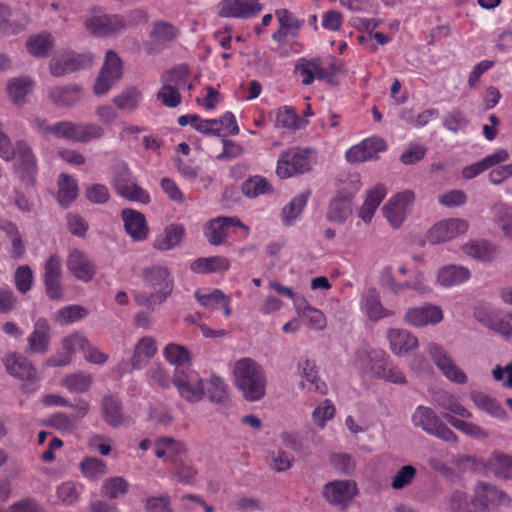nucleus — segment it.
<instances>
[{"mask_svg":"<svg viewBox=\"0 0 512 512\" xmlns=\"http://www.w3.org/2000/svg\"><path fill=\"white\" fill-rule=\"evenodd\" d=\"M141 275L147 290L135 292L134 299L138 305L153 311L172 294L174 279L169 269L161 265L144 268Z\"/></svg>","mask_w":512,"mask_h":512,"instance_id":"obj_1","label":"nucleus"},{"mask_svg":"<svg viewBox=\"0 0 512 512\" xmlns=\"http://www.w3.org/2000/svg\"><path fill=\"white\" fill-rule=\"evenodd\" d=\"M355 363L364 374L387 382L403 385L407 383L405 374L396 366L387 353L380 349L362 350L357 352Z\"/></svg>","mask_w":512,"mask_h":512,"instance_id":"obj_2","label":"nucleus"},{"mask_svg":"<svg viewBox=\"0 0 512 512\" xmlns=\"http://www.w3.org/2000/svg\"><path fill=\"white\" fill-rule=\"evenodd\" d=\"M235 384L248 401L264 397L266 376L261 366L251 358H242L234 365Z\"/></svg>","mask_w":512,"mask_h":512,"instance_id":"obj_3","label":"nucleus"},{"mask_svg":"<svg viewBox=\"0 0 512 512\" xmlns=\"http://www.w3.org/2000/svg\"><path fill=\"white\" fill-rule=\"evenodd\" d=\"M412 423L427 434L443 441L457 443L458 436L442 421L439 415L430 407L418 406L412 414Z\"/></svg>","mask_w":512,"mask_h":512,"instance_id":"obj_4","label":"nucleus"},{"mask_svg":"<svg viewBox=\"0 0 512 512\" xmlns=\"http://www.w3.org/2000/svg\"><path fill=\"white\" fill-rule=\"evenodd\" d=\"M113 186L118 195L129 201L141 204H148L151 201L149 193L135 183L131 171L124 164L115 167Z\"/></svg>","mask_w":512,"mask_h":512,"instance_id":"obj_5","label":"nucleus"},{"mask_svg":"<svg viewBox=\"0 0 512 512\" xmlns=\"http://www.w3.org/2000/svg\"><path fill=\"white\" fill-rule=\"evenodd\" d=\"M172 382L180 396L190 403L200 401L204 395L202 378L190 368H175Z\"/></svg>","mask_w":512,"mask_h":512,"instance_id":"obj_6","label":"nucleus"},{"mask_svg":"<svg viewBox=\"0 0 512 512\" xmlns=\"http://www.w3.org/2000/svg\"><path fill=\"white\" fill-rule=\"evenodd\" d=\"M311 169V161L307 150L290 149L281 153L277 162L276 173L286 179L303 174Z\"/></svg>","mask_w":512,"mask_h":512,"instance_id":"obj_7","label":"nucleus"},{"mask_svg":"<svg viewBox=\"0 0 512 512\" xmlns=\"http://www.w3.org/2000/svg\"><path fill=\"white\" fill-rule=\"evenodd\" d=\"M426 351L436 367L451 382L465 384L468 380L466 374L455 364L452 357L439 344L431 342L427 344Z\"/></svg>","mask_w":512,"mask_h":512,"instance_id":"obj_8","label":"nucleus"},{"mask_svg":"<svg viewBox=\"0 0 512 512\" xmlns=\"http://www.w3.org/2000/svg\"><path fill=\"white\" fill-rule=\"evenodd\" d=\"M14 158L16 171L20 179L27 185L33 186L37 175V159L29 144L19 140L14 145Z\"/></svg>","mask_w":512,"mask_h":512,"instance_id":"obj_9","label":"nucleus"},{"mask_svg":"<svg viewBox=\"0 0 512 512\" xmlns=\"http://www.w3.org/2000/svg\"><path fill=\"white\" fill-rule=\"evenodd\" d=\"M4 365L11 376L29 382L23 385L25 392H33L37 389L35 385L38 382L37 370L26 357L11 353L5 357Z\"/></svg>","mask_w":512,"mask_h":512,"instance_id":"obj_10","label":"nucleus"},{"mask_svg":"<svg viewBox=\"0 0 512 512\" xmlns=\"http://www.w3.org/2000/svg\"><path fill=\"white\" fill-rule=\"evenodd\" d=\"M414 200V192L407 189L394 195L383 206V215L393 228H398L402 225Z\"/></svg>","mask_w":512,"mask_h":512,"instance_id":"obj_11","label":"nucleus"},{"mask_svg":"<svg viewBox=\"0 0 512 512\" xmlns=\"http://www.w3.org/2000/svg\"><path fill=\"white\" fill-rule=\"evenodd\" d=\"M123 73V64L116 52L108 50L106 52L103 67L94 84L96 95L107 93L114 82L118 81Z\"/></svg>","mask_w":512,"mask_h":512,"instance_id":"obj_12","label":"nucleus"},{"mask_svg":"<svg viewBox=\"0 0 512 512\" xmlns=\"http://www.w3.org/2000/svg\"><path fill=\"white\" fill-rule=\"evenodd\" d=\"M76 411L73 415L64 412L53 413L46 421L45 425L52 427L61 433H73L79 425L80 420L85 418L90 410V404L84 399H78L71 407Z\"/></svg>","mask_w":512,"mask_h":512,"instance_id":"obj_13","label":"nucleus"},{"mask_svg":"<svg viewBox=\"0 0 512 512\" xmlns=\"http://www.w3.org/2000/svg\"><path fill=\"white\" fill-rule=\"evenodd\" d=\"M86 30L96 37H108L126 28V21L118 14L93 15L84 21Z\"/></svg>","mask_w":512,"mask_h":512,"instance_id":"obj_14","label":"nucleus"},{"mask_svg":"<svg viewBox=\"0 0 512 512\" xmlns=\"http://www.w3.org/2000/svg\"><path fill=\"white\" fill-rule=\"evenodd\" d=\"M469 223L460 218H450L437 222L428 231L427 239L432 244L443 243L467 232Z\"/></svg>","mask_w":512,"mask_h":512,"instance_id":"obj_15","label":"nucleus"},{"mask_svg":"<svg viewBox=\"0 0 512 512\" xmlns=\"http://www.w3.org/2000/svg\"><path fill=\"white\" fill-rule=\"evenodd\" d=\"M231 227H239L248 235L250 228L243 224L237 217L220 216L210 220L204 227V236L212 245H221L225 242L228 229Z\"/></svg>","mask_w":512,"mask_h":512,"instance_id":"obj_16","label":"nucleus"},{"mask_svg":"<svg viewBox=\"0 0 512 512\" xmlns=\"http://www.w3.org/2000/svg\"><path fill=\"white\" fill-rule=\"evenodd\" d=\"M89 340L81 333L75 332L66 336L62 340L63 352L51 356L46 360V365L49 367H61L68 365L74 353L82 351L88 347Z\"/></svg>","mask_w":512,"mask_h":512,"instance_id":"obj_17","label":"nucleus"},{"mask_svg":"<svg viewBox=\"0 0 512 512\" xmlns=\"http://www.w3.org/2000/svg\"><path fill=\"white\" fill-rule=\"evenodd\" d=\"M386 149V142L382 138L370 137L350 147L345 153V158L349 163H361L377 158L378 154Z\"/></svg>","mask_w":512,"mask_h":512,"instance_id":"obj_18","label":"nucleus"},{"mask_svg":"<svg viewBox=\"0 0 512 512\" xmlns=\"http://www.w3.org/2000/svg\"><path fill=\"white\" fill-rule=\"evenodd\" d=\"M262 9L259 0H223L219 4V15L225 18L248 19L259 15Z\"/></svg>","mask_w":512,"mask_h":512,"instance_id":"obj_19","label":"nucleus"},{"mask_svg":"<svg viewBox=\"0 0 512 512\" xmlns=\"http://www.w3.org/2000/svg\"><path fill=\"white\" fill-rule=\"evenodd\" d=\"M93 62L89 53L75 54L65 53L58 58H53L50 63V72L56 77L72 73L80 69L88 68Z\"/></svg>","mask_w":512,"mask_h":512,"instance_id":"obj_20","label":"nucleus"},{"mask_svg":"<svg viewBox=\"0 0 512 512\" xmlns=\"http://www.w3.org/2000/svg\"><path fill=\"white\" fill-rule=\"evenodd\" d=\"M508 504L507 495L499 490L496 486L480 482L474 490V498L471 503L465 505L467 508L473 506L479 508L481 512H486L485 508L489 505H505Z\"/></svg>","mask_w":512,"mask_h":512,"instance_id":"obj_21","label":"nucleus"},{"mask_svg":"<svg viewBox=\"0 0 512 512\" xmlns=\"http://www.w3.org/2000/svg\"><path fill=\"white\" fill-rule=\"evenodd\" d=\"M354 194L346 189L339 190L331 199L327 210L328 221L343 224L353 213Z\"/></svg>","mask_w":512,"mask_h":512,"instance_id":"obj_22","label":"nucleus"},{"mask_svg":"<svg viewBox=\"0 0 512 512\" xmlns=\"http://www.w3.org/2000/svg\"><path fill=\"white\" fill-rule=\"evenodd\" d=\"M404 319L414 327H424L441 322L443 312L439 306L425 304L421 307L409 308L405 313Z\"/></svg>","mask_w":512,"mask_h":512,"instance_id":"obj_23","label":"nucleus"},{"mask_svg":"<svg viewBox=\"0 0 512 512\" xmlns=\"http://www.w3.org/2000/svg\"><path fill=\"white\" fill-rule=\"evenodd\" d=\"M121 218L126 233L133 241L140 242L148 237L149 227L143 213L131 208H125L121 211Z\"/></svg>","mask_w":512,"mask_h":512,"instance_id":"obj_24","label":"nucleus"},{"mask_svg":"<svg viewBox=\"0 0 512 512\" xmlns=\"http://www.w3.org/2000/svg\"><path fill=\"white\" fill-rule=\"evenodd\" d=\"M67 268L73 276L84 282H90L95 275V266L80 250H72L67 259Z\"/></svg>","mask_w":512,"mask_h":512,"instance_id":"obj_25","label":"nucleus"},{"mask_svg":"<svg viewBox=\"0 0 512 512\" xmlns=\"http://www.w3.org/2000/svg\"><path fill=\"white\" fill-rule=\"evenodd\" d=\"M358 493L357 485L351 480H336L325 485L326 499L335 504H344Z\"/></svg>","mask_w":512,"mask_h":512,"instance_id":"obj_26","label":"nucleus"},{"mask_svg":"<svg viewBox=\"0 0 512 512\" xmlns=\"http://www.w3.org/2000/svg\"><path fill=\"white\" fill-rule=\"evenodd\" d=\"M295 73L304 85H310L315 79L323 80L329 76L326 68L322 66L321 60L318 58L308 60L300 58L295 65Z\"/></svg>","mask_w":512,"mask_h":512,"instance_id":"obj_27","label":"nucleus"},{"mask_svg":"<svg viewBox=\"0 0 512 512\" xmlns=\"http://www.w3.org/2000/svg\"><path fill=\"white\" fill-rule=\"evenodd\" d=\"M298 369L301 370L303 379L300 385L303 389L318 392L322 395L327 393V386L318 377V371L314 361L309 359H301L298 362Z\"/></svg>","mask_w":512,"mask_h":512,"instance_id":"obj_28","label":"nucleus"},{"mask_svg":"<svg viewBox=\"0 0 512 512\" xmlns=\"http://www.w3.org/2000/svg\"><path fill=\"white\" fill-rule=\"evenodd\" d=\"M509 159V153L505 149H498L494 153L484 157L480 161L472 163L468 166H465L462 169V176L465 179H473L488 170L491 167H494L502 162H505Z\"/></svg>","mask_w":512,"mask_h":512,"instance_id":"obj_29","label":"nucleus"},{"mask_svg":"<svg viewBox=\"0 0 512 512\" xmlns=\"http://www.w3.org/2000/svg\"><path fill=\"white\" fill-rule=\"evenodd\" d=\"M391 351L396 355L410 352L418 346V339L405 329L391 328L387 332Z\"/></svg>","mask_w":512,"mask_h":512,"instance_id":"obj_30","label":"nucleus"},{"mask_svg":"<svg viewBox=\"0 0 512 512\" xmlns=\"http://www.w3.org/2000/svg\"><path fill=\"white\" fill-rule=\"evenodd\" d=\"M83 96L82 89L76 84L56 86L50 89L49 98L58 107L76 104Z\"/></svg>","mask_w":512,"mask_h":512,"instance_id":"obj_31","label":"nucleus"},{"mask_svg":"<svg viewBox=\"0 0 512 512\" xmlns=\"http://www.w3.org/2000/svg\"><path fill=\"white\" fill-rule=\"evenodd\" d=\"M156 353V341L150 336L142 337L134 347L130 360L132 368L136 370L142 369Z\"/></svg>","mask_w":512,"mask_h":512,"instance_id":"obj_32","label":"nucleus"},{"mask_svg":"<svg viewBox=\"0 0 512 512\" xmlns=\"http://www.w3.org/2000/svg\"><path fill=\"white\" fill-rule=\"evenodd\" d=\"M230 261L224 256L200 257L190 264V269L198 274L226 272L230 269Z\"/></svg>","mask_w":512,"mask_h":512,"instance_id":"obj_33","label":"nucleus"},{"mask_svg":"<svg viewBox=\"0 0 512 512\" xmlns=\"http://www.w3.org/2000/svg\"><path fill=\"white\" fill-rule=\"evenodd\" d=\"M432 398L439 408L448 411L451 414L462 418L472 417V413L461 404L459 398L448 391L438 390L433 393Z\"/></svg>","mask_w":512,"mask_h":512,"instance_id":"obj_34","label":"nucleus"},{"mask_svg":"<svg viewBox=\"0 0 512 512\" xmlns=\"http://www.w3.org/2000/svg\"><path fill=\"white\" fill-rule=\"evenodd\" d=\"M50 343V326L46 319L39 318L35 324L33 332L28 337L29 349L34 353H44L47 351Z\"/></svg>","mask_w":512,"mask_h":512,"instance_id":"obj_35","label":"nucleus"},{"mask_svg":"<svg viewBox=\"0 0 512 512\" xmlns=\"http://www.w3.org/2000/svg\"><path fill=\"white\" fill-rule=\"evenodd\" d=\"M101 410L104 421L112 427H118L124 424L125 417L122 411L120 400L112 395L103 397Z\"/></svg>","mask_w":512,"mask_h":512,"instance_id":"obj_36","label":"nucleus"},{"mask_svg":"<svg viewBox=\"0 0 512 512\" xmlns=\"http://www.w3.org/2000/svg\"><path fill=\"white\" fill-rule=\"evenodd\" d=\"M382 273L383 276H387V284L395 295H399L404 289H411L420 294H424L429 291V287L426 285L422 274L418 273L411 280L403 283H397L392 277V268L390 266L385 267Z\"/></svg>","mask_w":512,"mask_h":512,"instance_id":"obj_37","label":"nucleus"},{"mask_svg":"<svg viewBox=\"0 0 512 512\" xmlns=\"http://www.w3.org/2000/svg\"><path fill=\"white\" fill-rule=\"evenodd\" d=\"M364 312L372 321L389 317L393 314L392 311L386 309L381 301L380 295L375 288H369L364 295Z\"/></svg>","mask_w":512,"mask_h":512,"instance_id":"obj_38","label":"nucleus"},{"mask_svg":"<svg viewBox=\"0 0 512 512\" xmlns=\"http://www.w3.org/2000/svg\"><path fill=\"white\" fill-rule=\"evenodd\" d=\"M470 278V271L457 265H447L439 269L437 280L444 287L462 284Z\"/></svg>","mask_w":512,"mask_h":512,"instance_id":"obj_39","label":"nucleus"},{"mask_svg":"<svg viewBox=\"0 0 512 512\" xmlns=\"http://www.w3.org/2000/svg\"><path fill=\"white\" fill-rule=\"evenodd\" d=\"M473 403L482 411H485L494 418L505 420L507 418L506 411L502 408L500 403L490 397L489 395L480 392L472 391L470 394Z\"/></svg>","mask_w":512,"mask_h":512,"instance_id":"obj_40","label":"nucleus"},{"mask_svg":"<svg viewBox=\"0 0 512 512\" xmlns=\"http://www.w3.org/2000/svg\"><path fill=\"white\" fill-rule=\"evenodd\" d=\"M160 81L161 84L169 85L178 91L192 89V84L189 82V71L185 66L174 67L163 72Z\"/></svg>","mask_w":512,"mask_h":512,"instance_id":"obj_41","label":"nucleus"},{"mask_svg":"<svg viewBox=\"0 0 512 512\" xmlns=\"http://www.w3.org/2000/svg\"><path fill=\"white\" fill-rule=\"evenodd\" d=\"M486 466L497 477L512 479V456L494 451L487 460Z\"/></svg>","mask_w":512,"mask_h":512,"instance_id":"obj_42","label":"nucleus"},{"mask_svg":"<svg viewBox=\"0 0 512 512\" xmlns=\"http://www.w3.org/2000/svg\"><path fill=\"white\" fill-rule=\"evenodd\" d=\"M78 196V186L74 178L67 174H60L58 179V202L68 207Z\"/></svg>","mask_w":512,"mask_h":512,"instance_id":"obj_43","label":"nucleus"},{"mask_svg":"<svg viewBox=\"0 0 512 512\" xmlns=\"http://www.w3.org/2000/svg\"><path fill=\"white\" fill-rule=\"evenodd\" d=\"M310 197V191H305L295 196L289 204H287L281 213L282 222L286 226L294 223L296 218L301 214Z\"/></svg>","mask_w":512,"mask_h":512,"instance_id":"obj_44","label":"nucleus"},{"mask_svg":"<svg viewBox=\"0 0 512 512\" xmlns=\"http://www.w3.org/2000/svg\"><path fill=\"white\" fill-rule=\"evenodd\" d=\"M242 193L248 198H256L260 195L273 193V187L263 176L255 175L242 183Z\"/></svg>","mask_w":512,"mask_h":512,"instance_id":"obj_45","label":"nucleus"},{"mask_svg":"<svg viewBox=\"0 0 512 512\" xmlns=\"http://www.w3.org/2000/svg\"><path fill=\"white\" fill-rule=\"evenodd\" d=\"M163 355L176 368H189L187 365L191 362V354L185 346L169 343L164 348Z\"/></svg>","mask_w":512,"mask_h":512,"instance_id":"obj_46","label":"nucleus"},{"mask_svg":"<svg viewBox=\"0 0 512 512\" xmlns=\"http://www.w3.org/2000/svg\"><path fill=\"white\" fill-rule=\"evenodd\" d=\"M155 455L157 458L168 456L171 459L185 453V445L172 437H162L154 443Z\"/></svg>","mask_w":512,"mask_h":512,"instance_id":"obj_47","label":"nucleus"},{"mask_svg":"<svg viewBox=\"0 0 512 512\" xmlns=\"http://www.w3.org/2000/svg\"><path fill=\"white\" fill-rule=\"evenodd\" d=\"M185 235V229L180 224H171L165 229V236L156 240L154 247L158 250L167 251L178 246Z\"/></svg>","mask_w":512,"mask_h":512,"instance_id":"obj_48","label":"nucleus"},{"mask_svg":"<svg viewBox=\"0 0 512 512\" xmlns=\"http://www.w3.org/2000/svg\"><path fill=\"white\" fill-rule=\"evenodd\" d=\"M33 82L28 77L12 79L7 85V92L11 101L16 105H22L25 97L30 93Z\"/></svg>","mask_w":512,"mask_h":512,"instance_id":"obj_49","label":"nucleus"},{"mask_svg":"<svg viewBox=\"0 0 512 512\" xmlns=\"http://www.w3.org/2000/svg\"><path fill=\"white\" fill-rule=\"evenodd\" d=\"M53 48V38L49 33L31 36L26 42L29 54L35 57H46Z\"/></svg>","mask_w":512,"mask_h":512,"instance_id":"obj_50","label":"nucleus"},{"mask_svg":"<svg viewBox=\"0 0 512 512\" xmlns=\"http://www.w3.org/2000/svg\"><path fill=\"white\" fill-rule=\"evenodd\" d=\"M213 136L237 135L239 126L233 113L227 111L221 117L212 119Z\"/></svg>","mask_w":512,"mask_h":512,"instance_id":"obj_51","label":"nucleus"},{"mask_svg":"<svg viewBox=\"0 0 512 512\" xmlns=\"http://www.w3.org/2000/svg\"><path fill=\"white\" fill-rule=\"evenodd\" d=\"M226 294L221 289H197L194 292V297L197 302L207 309L216 310L220 307L223 300L226 299Z\"/></svg>","mask_w":512,"mask_h":512,"instance_id":"obj_52","label":"nucleus"},{"mask_svg":"<svg viewBox=\"0 0 512 512\" xmlns=\"http://www.w3.org/2000/svg\"><path fill=\"white\" fill-rule=\"evenodd\" d=\"M93 381V376L89 373L78 372L67 375L62 385L72 393H84L88 391Z\"/></svg>","mask_w":512,"mask_h":512,"instance_id":"obj_53","label":"nucleus"},{"mask_svg":"<svg viewBox=\"0 0 512 512\" xmlns=\"http://www.w3.org/2000/svg\"><path fill=\"white\" fill-rule=\"evenodd\" d=\"M207 393L209 399L213 402H223L228 396V386L219 376H211L205 381L204 393Z\"/></svg>","mask_w":512,"mask_h":512,"instance_id":"obj_54","label":"nucleus"},{"mask_svg":"<svg viewBox=\"0 0 512 512\" xmlns=\"http://www.w3.org/2000/svg\"><path fill=\"white\" fill-rule=\"evenodd\" d=\"M462 249L467 255L482 261H489L494 256V247L483 240L470 241Z\"/></svg>","mask_w":512,"mask_h":512,"instance_id":"obj_55","label":"nucleus"},{"mask_svg":"<svg viewBox=\"0 0 512 512\" xmlns=\"http://www.w3.org/2000/svg\"><path fill=\"white\" fill-rule=\"evenodd\" d=\"M142 99L140 91L136 87L126 88L120 95L113 98V103L118 109L134 111Z\"/></svg>","mask_w":512,"mask_h":512,"instance_id":"obj_56","label":"nucleus"},{"mask_svg":"<svg viewBox=\"0 0 512 512\" xmlns=\"http://www.w3.org/2000/svg\"><path fill=\"white\" fill-rule=\"evenodd\" d=\"M444 417L454 428L468 436L479 439L488 437V433L477 424L458 419L450 414H446Z\"/></svg>","mask_w":512,"mask_h":512,"instance_id":"obj_57","label":"nucleus"},{"mask_svg":"<svg viewBox=\"0 0 512 512\" xmlns=\"http://www.w3.org/2000/svg\"><path fill=\"white\" fill-rule=\"evenodd\" d=\"M179 36V29L171 23L159 21L154 23L151 38L157 42L167 43L174 41Z\"/></svg>","mask_w":512,"mask_h":512,"instance_id":"obj_58","label":"nucleus"},{"mask_svg":"<svg viewBox=\"0 0 512 512\" xmlns=\"http://www.w3.org/2000/svg\"><path fill=\"white\" fill-rule=\"evenodd\" d=\"M275 123L278 128L299 129L301 128L302 119L293 108L283 106L277 110Z\"/></svg>","mask_w":512,"mask_h":512,"instance_id":"obj_59","label":"nucleus"},{"mask_svg":"<svg viewBox=\"0 0 512 512\" xmlns=\"http://www.w3.org/2000/svg\"><path fill=\"white\" fill-rule=\"evenodd\" d=\"M492 213L502 231L512 239V207L502 203L495 204Z\"/></svg>","mask_w":512,"mask_h":512,"instance_id":"obj_60","label":"nucleus"},{"mask_svg":"<svg viewBox=\"0 0 512 512\" xmlns=\"http://www.w3.org/2000/svg\"><path fill=\"white\" fill-rule=\"evenodd\" d=\"M80 468L85 477L98 479L106 473V463L96 457H86L82 460Z\"/></svg>","mask_w":512,"mask_h":512,"instance_id":"obj_61","label":"nucleus"},{"mask_svg":"<svg viewBox=\"0 0 512 512\" xmlns=\"http://www.w3.org/2000/svg\"><path fill=\"white\" fill-rule=\"evenodd\" d=\"M88 315L85 307L80 305H69L56 312L55 320L61 324L73 323Z\"/></svg>","mask_w":512,"mask_h":512,"instance_id":"obj_62","label":"nucleus"},{"mask_svg":"<svg viewBox=\"0 0 512 512\" xmlns=\"http://www.w3.org/2000/svg\"><path fill=\"white\" fill-rule=\"evenodd\" d=\"M105 131L102 126L96 123H78L77 142L88 143L100 139Z\"/></svg>","mask_w":512,"mask_h":512,"instance_id":"obj_63","label":"nucleus"},{"mask_svg":"<svg viewBox=\"0 0 512 512\" xmlns=\"http://www.w3.org/2000/svg\"><path fill=\"white\" fill-rule=\"evenodd\" d=\"M33 280L34 274L28 265H21L16 269L14 273V284L20 293H27L33 285Z\"/></svg>","mask_w":512,"mask_h":512,"instance_id":"obj_64","label":"nucleus"}]
</instances>
